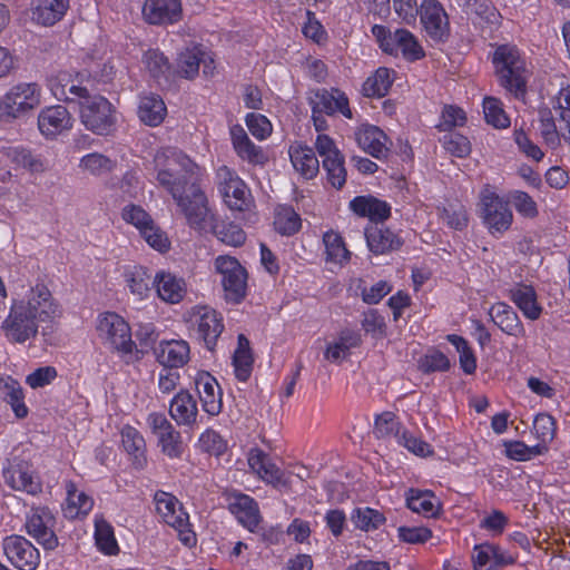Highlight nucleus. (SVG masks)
<instances>
[{
	"label": "nucleus",
	"instance_id": "31",
	"mask_svg": "<svg viewBox=\"0 0 570 570\" xmlns=\"http://www.w3.org/2000/svg\"><path fill=\"white\" fill-rule=\"evenodd\" d=\"M189 345L186 341H171L160 344L157 361L166 367L178 368L189 358Z\"/></svg>",
	"mask_w": 570,
	"mask_h": 570
},
{
	"label": "nucleus",
	"instance_id": "42",
	"mask_svg": "<svg viewBox=\"0 0 570 570\" xmlns=\"http://www.w3.org/2000/svg\"><path fill=\"white\" fill-rule=\"evenodd\" d=\"M144 62L154 79L160 82L164 79L169 81L171 71L167 57L157 49H150L144 55Z\"/></svg>",
	"mask_w": 570,
	"mask_h": 570
},
{
	"label": "nucleus",
	"instance_id": "60",
	"mask_svg": "<svg viewBox=\"0 0 570 570\" xmlns=\"http://www.w3.org/2000/svg\"><path fill=\"white\" fill-rule=\"evenodd\" d=\"M80 166L94 175H102L112 170L115 161L102 154L94 153L82 157Z\"/></svg>",
	"mask_w": 570,
	"mask_h": 570
},
{
	"label": "nucleus",
	"instance_id": "61",
	"mask_svg": "<svg viewBox=\"0 0 570 570\" xmlns=\"http://www.w3.org/2000/svg\"><path fill=\"white\" fill-rule=\"evenodd\" d=\"M122 218L139 229V233L154 222L150 215L144 208L132 204L124 207Z\"/></svg>",
	"mask_w": 570,
	"mask_h": 570
},
{
	"label": "nucleus",
	"instance_id": "7",
	"mask_svg": "<svg viewBox=\"0 0 570 570\" xmlns=\"http://www.w3.org/2000/svg\"><path fill=\"white\" fill-rule=\"evenodd\" d=\"M186 217L188 225L197 230H204L212 217L208 200L199 185H191L188 191L173 197Z\"/></svg>",
	"mask_w": 570,
	"mask_h": 570
},
{
	"label": "nucleus",
	"instance_id": "53",
	"mask_svg": "<svg viewBox=\"0 0 570 570\" xmlns=\"http://www.w3.org/2000/svg\"><path fill=\"white\" fill-rule=\"evenodd\" d=\"M323 242L326 248L327 259L341 264L350 259L351 253L345 247L341 235L334 232H327L324 234Z\"/></svg>",
	"mask_w": 570,
	"mask_h": 570
},
{
	"label": "nucleus",
	"instance_id": "6",
	"mask_svg": "<svg viewBox=\"0 0 570 570\" xmlns=\"http://www.w3.org/2000/svg\"><path fill=\"white\" fill-rule=\"evenodd\" d=\"M215 268L222 275V285L227 302L240 303L246 296L247 272L240 263L232 256H218Z\"/></svg>",
	"mask_w": 570,
	"mask_h": 570
},
{
	"label": "nucleus",
	"instance_id": "43",
	"mask_svg": "<svg viewBox=\"0 0 570 570\" xmlns=\"http://www.w3.org/2000/svg\"><path fill=\"white\" fill-rule=\"evenodd\" d=\"M302 226L299 215L289 206L281 207L274 218V227L283 236L296 234Z\"/></svg>",
	"mask_w": 570,
	"mask_h": 570
},
{
	"label": "nucleus",
	"instance_id": "54",
	"mask_svg": "<svg viewBox=\"0 0 570 570\" xmlns=\"http://www.w3.org/2000/svg\"><path fill=\"white\" fill-rule=\"evenodd\" d=\"M448 341L455 346L460 354V364L465 374H473L476 370V358L473 351L469 346V343L462 336L451 334L448 336Z\"/></svg>",
	"mask_w": 570,
	"mask_h": 570
},
{
	"label": "nucleus",
	"instance_id": "10",
	"mask_svg": "<svg viewBox=\"0 0 570 570\" xmlns=\"http://www.w3.org/2000/svg\"><path fill=\"white\" fill-rule=\"evenodd\" d=\"M2 549L8 561L19 570H36L40 562L38 549L22 535L6 537Z\"/></svg>",
	"mask_w": 570,
	"mask_h": 570
},
{
	"label": "nucleus",
	"instance_id": "50",
	"mask_svg": "<svg viewBox=\"0 0 570 570\" xmlns=\"http://www.w3.org/2000/svg\"><path fill=\"white\" fill-rule=\"evenodd\" d=\"M559 111V127L562 138L570 144V86L562 88L557 96Z\"/></svg>",
	"mask_w": 570,
	"mask_h": 570
},
{
	"label": "nucleus",
	"instance_id": "14",
	"mask_svg": "<svg viewBox=\"0 0 570 570\" xmlns=\"http://www.w3.org/2000/svg\"><path fill=\"white\" fill-rule=\"evenodd\" d=\"M73 119L68 109L62 105L43 108L38 115V128L48 139L68 131L72 127Z\"/></svg>",
	"mask_w": 570,
	"mask_h": 570
},
{
	"label": "nucleus",
	"instance_id": "28",
	"mask_svg": "<svg viewBox=\"0 0 570 570\" xmlns=\"http://www.w3.org/2000/svg\"><path fill=\"white\" fill-rule=\"evenodd\" d=\"M510 298L527 318L535 321L540 317L542 307L539 305L537 293L531 285H515L510 289Z\"/></svg>",
	"mask_w": 570,
	"mask_h": 570
},
{
	"label": "nucleus",
	"instance_id": "12",
	"mask_svg": "<svg viewBox=\"0 0 570 570\" xmlns=\"http://www.w3.org/2000/svg\"><path fill=\"white\" fill-rule=\"evenodd\" d=\"M481 217L491 234L508 230L513 219L508 203L494 193L482 196Z\"/></svg>",
	"mask_w": 570,
	"mask_h": 570
},
{
	"label": "nucleus",
	"instance_id": "44",
	"mask_svg": "<svg viewBox=\"0 0 570 570\" xmlns=\"http://www.w3.org/2000/svg\"><path fill=\"white\" fill-rule=\"evenodd\" d=\"M214 235L228 246L238 247L246 240V233L242 227L233 222L217 223L212 226Z\"/></svg>",
	"mask_w": 570,
	"mask_h": 570
},
{
	"label": "nucleus",
	"instance_id": "64",
	"mask_svg": "<svg viewBox=\"0 0 570 570\" xmlns=\"http://www.w3.org/2000/svg\"><path fill=\"white\" fill-rule=\"evenodd\" d=\"M144 239L155 249L165 252L169 248V240L166 234L153 222L140 232Z\"/></svg>",
	"mask_w": 570,
	"mask_h": 570
},
{
	"label": "nucleus",
	"instance_id": "25",
	"mask_svg": "<svg viewBox=\"0 0 570 570\" xmlns=\"http://www.w3.org/2000/svg\"><path fill=\"white\" fill-rule=\"evenodd\" d=\"M358 146L371 156L382 159L389 153L387 136L376 126H365L356 132Z\"/></svg>",
	"mask_w": 570,
	"mask_h": 570
},
{
	"label": "nucleus",
	"instance_id": "3",
	"mask_svg": "<svg viewBox=\"0 0 570 570\" xmlns=\"http://www.w3.org/2000/svg\"><path fill=\"white\" fill-rule=\"evenodd\" d=\"M68 92L80 99V119L88 130L109 135L116 129V109L109 100L100 95H90L86 87L79 85H70Z\"/></svg>",
	"mask_w": 570,
	"mask_h": 570
},
{
	"label": "nucleus",
	"instance_id": "32",
	"mask_svg": "<svg viewBox=\"0 0 570 570\" xmlns=\"http://www.w3.org/2000/svg\"><path fill=\"white\" fill-rule=\"evenodd\" d=\"M254 357L250 348L249 340L239 334L237 337V348L233 355V365L237 380L246 382L253 371Z\"/></svg>",
	"mask_w": 570,
	"mask_h": 570
},
{
	"label": "nucleus",
	"instance_id": "17",
	"mask_svg": "<svg viewBox=\"0 0 570 570\" xmlns=\"http://www.w3.org/2000/svg\"><path fill=\"white\" fill-rule=\"evenodd\" d=\"M157 513L163 520L176 530L184 532L183 529L189 525L188 514L184 511L181 503L170 493L157 491L154 497Z\"/></svg>",
	"mask_w": 570,
	"mask_h": 570
},
{
	"label": "nucleus",
	"instance_id": "20",
	"mask_svg": "<svg viewBox=\"0 0 570 570\" xmlns=\"http://www.w3.org/2000/svg\"><path fill=\"white\" fill-rule=\"evenodd\" d=\"M6 483L13 490L23 491L28 494H37L41 491V484L33 476L28 464L20 460L13 462L8 469L3 470Z\"/></svg>",
	"mask_w": 570,
	"mask_h": 570
},
{
	"label": "nucleus",
	"instance_id": "35",
	"mask_svg": "<svg viewBox=\"0 0 570 570\" xmlns=\"http://www.w3.org/2000/svg\"><path fill=\"white\" fill-rule=\"evenodd\" d=\"M4 154L12 163L31 173H43L47 169V161L42 156L23 146L8 147Z\"/></svg>",
	"mask_w": 570,
	"mask_h": 570
},
{
	"label": "nucleus",
	"instance_id": "39",
	"mask_svg": "<svg viewBox=\"0 0 570 570\" xmlns=\"http://www.w3.org/2000/svg\"><path fill=\"white\" fill-rule=\"evenodd\" d=\"M3 383L0 389L2 390L3 400L10 404L14 415L18 419H24L29 410L24 404V393L18 381L12 377H8L7 380H1Z\"/></svg>",
	"mask_w": 570,
	"mask_h": 570
},
{
	"label": "nucleus",
	"instance_id": "36",
	"mask_svg": "<svg viewBox=\"0 0 570 570\" xmlns=\"http://www.w3.org/2000/svg\"><path fill=\"white\" fill-rule=\"evenodd\" d=\"M289 156L294 168L304 178L312 179L318 173L320 163L312 148L302 146L291 148Z\"/></svg>",
	"mask_w": 570,
	"mask_h": 570
},
{
	"label": "nucleus",
	"instance_id": "15",
	"mask_svg": "<svg viewBox=\"0 0 570 570\" xmlns=\"http://www.w3.org/2000/svg\"><path fill=\"white\" fill-rule=\"evenodd\" d=\"M309 105L313 114H324L333 116L340 111L344 117L351 119L352 111L348 106V99L344 92L338 89H318L309 98Z\"/></svg>",
	"mask_w": 570,
	"mask_h": 570
},
{
	"label": "nucleus",
	"instance_id": "56",
	"mask_svg": "<svg viewBox=\"0 0 570 570\" xmlns=\"http://www.w3.org/2000/svg\"><path fill=\"white\" fill-rule=\"evenodd\" d=\"M400 428V423L396 421L394 413L383 412L376 416L373 432L379 439H385L394 435L396 440H399V436L401 435Z\"/></svg>",
	"mask_w": 570,
	"mask_h": 570
},
{
	"label": "nucleus",
	"instance_id": "37",
	"mask_svg": "<svg viewBox=\"0 0 570 570\" xmlns=\"http://www.w3.org/2000/svg\"><path fill=\"white\" fill-rule=\"evenodd\" d=\"M233 511L237 514L239 522L249 531L258 527L261 515L255 500L246 494H239L233 504Z\"/></svg>",
	"mask_w": 570,
	"mask_h": 570
},
{
	"label": "nucleus",
	"instance_id": "18",
	"mask_svg": "<svg viewBox=\"0 0 570 570\" xmlns=\"http://www.w3.org/2000/svg\"><path fill=\"white\" fill-rule=\"evenodd\" d=\"M142 14L150 24L175 23L181 17V4L179 0H146Z\"/></svg>",
	"mask_w": 570,
	"mask_h": 570
},
{
	"label": "nucleus",
	"instance_id": "51",
	"mask_svg": "<svg viewBox=\"0 0 570 570\" xmlns=\"http://www.w3.org/2000/svg\"><path fill=\"white\" fill-rule=\"evenodd\" d=\"M323 168L327 174V180L334 188H342L346 181V169L344 167V156L342 154L332 158L323 159Z\"/></svg>",
	"mask_w": 570,
	"mask_h": 570
},
{
	"label": "nucleus",
	"instance_id": "5",
	"mask_svg": "<svg viewBox=\"0 0 570 570\" xmlns=\"http://www.w3.org/2000/svg\"><path fill=\"white\" fill-rule=\"evenodd\" d=\"M39 105V86L35 82L18 83L0 99V118L6 120L19 118L36 109Z\"/></svg>",
	"mask_w": 570,
	"mask_h": 570
},
{
	"label": "nucleus",
	"instance_id": "26",
	"mask_svg": "<svg viewBox=\"0 0 570 570\" xmlns=\"http://www.w3.org/2000/svg\"><path fill=\"white\" fill-rule=\"evenodd\" d=\"M169 414L178 425H194L198 414L196 400L189 392L180 391L170 402Z\"/></svg>",
	"mask_w": 570,
	"mask_h": 570
},
{
	"label": "nucleus",
	"instance_id": "45",
	"mask_svg": "<svg viewBox=\"0 0 570 570\" xmlns=\"http://www.w3.org/2000/svg\"><path fill=\"white\" fill-rule=\"evenodd\" d=\"M393 42L395 46V52L397 49H401L404 57L411 60H417L424 57L423 49L409 30L397 29L393 33Z\"/></svg>",
	"mask_w": 570,
	"mask_h": 570
},
{
	"label": "nucleus",
	"instance_id": "41",
	"mask_svg": "<svg viewBox=\"0 0 570 570\" xmlns=\"http://www.w3.org/2000/svg\"><path fill=\"white\" fill-rule=\"evenodd\" d=\"M125 277L130 292L139 298L147 296L151 285L156 283L155 277L142 266H135L127 271Z\"/></svg>",
	"mask_w": 570,
	"mask_h": 570
},
{
	"label": "nucleus",
	"instance_id": "48",
	"mask_svg": "<svg viewBox=\"0 0 570 570\" xmlns=\"http://www.w3.org/2000/svg\"><path fill=\"white\" fill-rule=\"evenodd\" d=\"M202 59V50L186 49L177 58V72L187 79H193L198 75Z\"/></svg>",
	"mask_w": 570,
	"mask_h": 570
},
{
	"label": "nucleus",
	"instance_id": "58",
	"mask_svg": "<svg viewBox=\"0 0 570 570\" xmlns=\"http://www.w3.org/2000/svg\"><path fill=\"white\" fill-rule=\"evenodd\" d=\"M533 432L540 441L539 444L547 446V443L551 442L556 435L554 419L547 413L538 414L533 421Z\"/></svg>",
	"mask_w": 570,
	"mask_h": 570
},
{
	"label": "nucleus",
	"instance_id": "19",
	"mask_svg": "<svg viewBox=\"0 0 570 570\" xmlns=\"http://www.w3.org/2000/svg\"><path fill=\"white\" fill-rule=\"evenodd\" d=\"M248 465L265 482L273 487H288L289 482L284 472L273 463L272 459L259 449H253L248 455Z\"/></svg>",
	"mask_w": 570,
	"mask_h": 570
},
{
	"label": "nucleus",
	"instance_id": "2",
	"mask_svg": "<svg viewBox=\"0 0 570 570\" xmlns=\"http://www.w3.org/2000/svg\"><path fill=\"white\" fill-rule=\"evenodd\" d=\"M156 179L171 197L188 191L191 185H198L199 167L181 150L165 148L154 158Z\"/></svg>",
	"mask_w": 570,
	"mask_h": 570
},
{
	"label": "nucleus",
	"instance_id": "49",
	"mask_svg": "<svg viewBox=\"0 0 570 570\" xmlns=\"http://www.w3.org/2000/svg\"><path fill=\"white\" fill-rule=\"evenodd\" d=\"M483 112L489 125L495 128H507L510 126V119L498 98L485 97L483 100Z\"/></svg>",
	"mask_w": 570,
	"mask_h": 570
},
{
	"label": "nucleus",
	"instance_id": "24",
	"mask_svg": "<svg viewBox=\"0 0 570 570\" xmlns=\"http://www.w3.org/2000/svg\"><path fill=\"white\" fill-rule=\"evenodd\" d=\"M365 238L370 252L375 255L396 250L403 244L402 239L391 229L377 225L365 228Z\"/></svg>",
	"mask_w": 570,
	"mask_h": 570
},
{
	"label": "nucleus",
	"instance_id": "62",
	"mask_svg": "<svg viewBox=\"0 0 570 570\" xmlns=\"http://www.w3.org/2000/svg\"><path fill=\"white\" fill-rule=\"evenodd\" d=\"M450 368L449 358L440 351H432L420 361V370L423 373L443 372Z\"/></svg>",
	"mask_w": 570,
	"mask_h": 570
},
{
	"label": "nucleus",
	"instance_id": "30",
	"mask_svg": "<svg viewBox=\"0 0 570 570\" xmlns=\"http://www.w3.org/2000/svg\"><path fill=\"white\" fill-rule=\"evenodd\" d=\"M166 114V105L158 95L140 97L137 115L145 125L150 127L160 125Z\"/></svg>",
	"mask_w": 570,
	"mask_h": 570
},
{
	"label": "nucleus",
	"instance_id": "33",
	"mask_svg": "<svg viewBox=\"0 0 570 570\" xmlns=\"http://www.w3.org/2000/svg\"><path fill=\"white\" fill-rule=\"evenodd\" d=\"M159 297L169 303H178L185 295V282L170 273L160 272L155 276Z\"/></svg>",
	"mask_w": 570,
	"mask_h": 570
},
{
	"label": "nucleus",
	"instance_id": "57",
	"mask_svg": "<svg viewBox=\"0 0 570 570\" xmlns=\"http://www.w3.org/2000/svg\"><path fill=\"white\" fill-rule=\"evenodd\" d=\"M540 132L543 139L550 145H557L561 136L560 127L556 125L553 115L549 108L539 110Z\"/></svg>",
	"mask_w": 570,
	"mask_h": 570
},
{
	"label": "nucleus",
	"instance_id": "9",
	"mask_svg": "<svg viewBox=\"0 0 570 570\" xmlns=\"http://www.w3.org/2000/svg\"><path fill=\"white\" fill-rule=\"evenodd\" d=\"M147 423L157 436L163 454L170 459H179L184 453L180 432L161 413H150Z\"/></svg>",
	"mask_w": 570,
	"mask_h": 570
},
{
	"label": "nucleus",
	"instance_id": "23",
	"mask_svg": "<svg viewBox=\"0 0 570 570\" xmlns=\"http://www.w3.org/2000/svg\"><path fill=\"white\" fill-rule=\"evenodd\" d=\"M230 136L234 149L243 160L253 165H264L267 161L264 150L249 139L240 125L230 128Z\"/></svg>",
	"mask_w": 570,
	"mask_h": 570
},
{
	"label": "nucleus",
	"instance_id": "11",
	"mask_svg": "<svg viewBox=\"0 0 570 570\" xmlns=\"http://www.w3.org/2000/svg\"><path fill=\"white\" fill-rule=\"evenodd\" d=\"M55 525V515L47 507L32 509L26 521L28 534L46 550H53L58 547V538L53 531Z\"/></svg>",
	"mask_w": 570,
	"mask_h": 570
},
{
	"label": "nucleus",
	"instance_id": "22",
	"mask_svg": "<svg viewBox=\"0 0 570 570\" xmlns=\"http://www.w3.org/2000/svg\"><path fill=\"white\" fill-rule=\"evenodd\" d=\"M203 410L209 415H218L222 411V393L214 376L204 372L195 381Z\"/></svg>",
	"mask_w": 570,
	"mask_h": 570
},
{
	"label": "nucleus",
	"instance_id": "8",
	"mask_svg": "<svg viewBox=\"0 0 570 570\" xmlns=\"http://www.w3.org/2000/svg\"><path fill=\"white\" fill-rule=\"evenodd\" d=\"M97 332L99 337L112 348L126 354L132 352L135 343L131 340L130 327L118 314L107 312L100 315Z\"/></svg>",
	"mask_w": 570,
	"mask_h": 570
},
{
	"label": "nucleus",
	"instance_id": "27",
	"mask_svg": "<svg viewBox=\"0 0 570 570\" xmlns=\"http://www.w3.org/2000/svg\"><path fill=\"white\" fill-rule=\"evenodd\" d=\"M489 315L493 323L508 335L519 336L524 328L517 312L508 304L499 302L491 306Z\"/></svg>",
	"mask_w": 570,
	"mask_h": 570
},
{
	"label": "nucleus",
	"instance_id": "40",
	"mask_svg": "<svg viewBox=\"0 0 570 570\" xmlns=\"http://www.w3.org/2000/svg\"><path fill=\"white\" fill-rule=\"evenodd\" d=\"M224 202L230 209L244 210L247 206L248 193L245 184L238 178H230L220 188Z\"/></svg>",
	"mask_w": 570,
	"mask_h": 570
},
{
	"label": "nucleus",
	"instance_id": "4",
	"mask_svg": "<svg viewBox=\"0 0 570 570\" xmlns=\"http://www.w3.org/2000/svg\"><path fill=\"white\" fill-rule=\"evenodd\" d=\"M492 63L500 86L515 98H523L527 94L528 70L517 47L499 46L493 53Z\"/></svg>",
	"mask_w": 570,
	"mask_h": 570
},
{
	"label": "nucleus",
	"instance_id": "29",
	"mask_svg": "<svg viewBox=\"0 0 570 570\" xmlns=\"http://www.w3.org/2000/svg\"><path fill=\"white\" fill-rule=\"evenodd\" d=\"M69 8V0H37L32 20L42 26H53L62 19Z\"/></svg>",
	"mask_w": 570,
	"mask_h": 570
},
{
	"label": "nucleus",
	"instance_id": "47",
	"mask_svg": "<svg viewBox=\"0 0 570 570\" xmlns=\"http://www.w3.org/2000/svg\"><path fill=\"white\" fill-rule=\"evenodd\" d=\"M95 525V540L98 549L109 556L116 554L119 548L114 535L112 527L105 520H97Z\"/></svg>",
	"mask_w": 570,
	"mask_h": 570
},
{
	"label": "nucleus",
	"instance_id": "52",
	"mask_svg": "<svg viewBox=\"0 0 570 570\" xmlns=\"http://www.w3.org/2000/svg\"><path fill=\"white\" fill-rule=\"evenodd\" d=\"M352 522L356 528L371 531L377 529L385 522V517L377 510L371 508H358L352 514Z\"/></svg>",
	"mask_w": 570,
	"mask_h": 570
},
{
	"label": "nucleus",
	"instance_id": "13",
	"mask_svg": "<svg viewBox=\"0 0 570 570\" xmlns=\"http://www.w3.org/2000/svg\"><path fill=\"white\" fill-rule=\"evenodd\" d=\"M421 22L429 37L436 42H445L450 37L449 17L435 0H425L420 8Z\"/></svg>",
	"mask_w": 570,
	"mask_h": 570
},
{
	"label": "nucleus",
	"instance_id": "1",
	"mask_svg": "<svg viewBox=\"0 0 570 570\" xmlns=\"http://www.w3.org/2000/svg\"><path fill=\"white\" fill-rule=\"evenodd\" d=\"M59 315L60 311L50 291L45 285H37L27 301L12 304L2 330L10 342L24 343L37 335L40 322H49Z\"/></svg>",
	"mask_w": 570,
	"mask_h": 570
},
{
	"label": "nucleus",
	"instance_id": "38",
	"mask_svg": "<svg viewBox=\"0 0 570 570\" xmlns=\"http://www.w3.org/2000/svg\"><path fill=\"white\" fill-rule=\"evenodd\" d=\"M393 70L385 67H380L363 83V95L366 97H384L393 83Z\"/></svg>",
	"mask_w": 570,
	"mask_h": 570
},
{
	"label": "nucleus",
	"instance_id": "55",
	"mask_svg": "<svg viewBox=\"0 0 570 570\" xmlns=\"http://www.w3.org/2000/svg\"><path fill=\"white\" fill-rule=\"evenodd\" d=\"M504 445L507 455L515 461H528L547 451L546 445L537 444L528 446L522 441H510L505 442Z\"/></svg>",
	"mask_w": 570,
	"mask_h": 570
},
{
	"label": "nucleus",
	"instance_id": "46",
	"mask_svg": "<svg viewBox=\"0 0 570 570\" xmlns=\"http://www.w3.org/2000/svg\"><path fill=\"white\" fill-rule=\"evenodd\" d=\"M432 499L433 494L430 491L410 489L406 498V505L413 512L422 513L428 517H435L438 511L435 510Z\"/></svg>",
	"mask_w": 570,
	"mask_h": 570
},
{
	"label": "nucleus",
	"instance_id": "16",
	"mask_svg": "<svg viewBox=\"0 0 570 570\" xmlns=\"http://www.w3.org/2000/svg\"><path fill=\"white\" fill-rule=\"evenodd\" d=\"M193 330L197 340L203 341L207 350L214 351L224 330L223 318L215 309L203 307Z\"/></svg>",
	"mask_w": 570,
	"mask_h": 570
},
{
	"label": "nucleus",
	"instance_id": "59",
	"mask_svg": "<svg viewBox=\"0 0 570 570\" xmlns=\"http://www.w3.org/2000/svg\"><path fill=\"white\" fill-rule=\"evenodd\" d=\"M444 149L451 155L463 158L471 151V145L466 137L459 132L450 131L442 138Z\"/></svg>",
	"mask_w": 570,
	"mask_h": 570
},
{
	"label": "nucleus",
	"instance_id": "34",
	"mask_svg": "<svg viewBox=\"0 0 570 570\" xmlns=\"http://www.w3.org/2000/svg\"><path fill=\"white\" fill-rule=\"evenodd\" d=\"M121 439L125 451L132 456L135 468L142 469L147 463L142 435L135 428L127 425L121 430Z\"/></svg>",
	"mask_w": 570,
	"mask_h": 570
},
{
	"label": "nucleus",
	"instance_id": "21",
	"mask_svg": "<svg viewBox=\"0 0 570 570\" xmlns=\"http://www.w3.org/2000/svg\"><path fill=\"white\" fill-rule=\"evenodd\" d=\"M350 208L360 217H367L372 223H383L391 215V206L372 195L356 196L350 202Z\"/></svg>",
	"mask_w": 570,
	"mask_h": 570
},
{
	"label": "nucleus",
	"instance_id": "63",
	"mask_svg": "<svg viewBox=\"0 0 570 570\" xmlns=\"http://www.w3.org/2000/svg\"><path fill=\"white\" fill-rule=\"evenodd\" d=\"M510 199L518 213L525 217H535L538 208L535 202L524 191L515 190L510 194Z\"/></svg>",
	"mask_w": 570,
	"mask_h": 570
}]
</instances>
